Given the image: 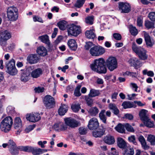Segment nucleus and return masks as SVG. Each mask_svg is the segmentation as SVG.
<instances>
[{
  "mask_svg": "<svg viewBox=\"0 0 155 155\" xmlns=\"http://www.w3.org/2000/svg\"><path fill=\"white\" fill-rule=\"evenodd\" d=\"M89 112L92 116H95L98 113L99 110L96 107H94L90 109Z\"/></svg>",
  "mask_w": 155,
  "mask_h": 155,
  "instance_id": "49530a36",
  "label": "nucleus"
},
{
  "mask_svg": "<svg viewBox=\"0 0 155 155\" xmlns=\"http://www.w3.org/2000/svg\"><path fill=\"white\" fill-rule=\"evenodd\" d=\"M154 22L150 21L148 20H146L144 21V25L146 28L148 29L150 28L154 29L155 28Z\"/></svg>",
  "mask_w": 155,
  "mask_h": 155,
  "instance_id": "2f4dec72",
  "label": "nucleus"
},
{
  "mask_svg": "<svg viewBox=\"0 0 155 155\" xmlns=\"http://www.w3.org/2000/svg\"><path fill=\"white\" fill-rule=\"evenodd\" d=\"M54 128L55 130L58 131L65 130L67 127L62 122H59L54 124Z\"/></svg>",
  "mask_w": 155,
  "mask_h": 155,
  "instance_id": "b1692460",
  "label": "nucleus"
},
{
  "mask_svg": "<svg viewBox=\"0 0 155 155\" xmlns=\"http://www.w3.org/2000/svg\"><path fill=\"white\" fill-rule=\"evenodd\" d=\"M39 57L36 54H31L27 58L28 61L31 64L37 63L39 61Z\"/></svg>",
  "mask_w": 155,
  "mask_h": 155,
  "instance_id": "6ab92c4d",
  "label": "nucleus"
},
{
  "mask_svg": "<svg viewBox=\"0 0 155 155\" xmlns=\"http://www.w3.org/2000/svg\"><path fill=\"white\" fill-rule=\"evenodd\" d=\"M68 110V106L64 104H61L58 110L59 114L61 116L64 115Z\"/></svg>",
  "mask_w": 155,
  "mask_h": 155,
  "instance_id": "393cba45",
  "label": "nucleus"
},
{
  "mask_svg": "<svg viewBox=\"0 0 155 155\" xmlns=\"http://www.w3.org/2000/svg\"><path fill=\"white\" fill-rule=\"evenodd\" d=\"M147 112L148 111L144 109H142L140 111L139 115L140 120L143 121L147 120L149 118L147 114Z\"/></svg>",
  "mask_w": 155,
  "mask_h": 155,
  "instance_id": "aec40b11",
  "label": "nucleus"
},
{
  "mask_svg": "<svg viewBox=\"0 0 155 155\" xmlns=\"http://www.w3.org/2000/svg\"><path fill=\"white\" fill-rule=\"evenodd\" d=\"M38 39L40 40L41 41L45 43L48 45H49L50 44V41L49 39L48 36L47 35L39 37Z\"/></svg>",
  "mask_w": 155,
  "mask_h": 155,
  "instance_id": "c756f323",
  "label": "nucleus"
},
{
  "mask_svg": "<svg viewBox=\"0 0 155 155\" xmlns=\"http://www.w3.org/2000/svg\"><path fill=\"white\" fill-rule=\"evenodd\" d=\"M100 94L99 90L91 88L88 96L90 97H94L99 96Z\"/></svg>",
  "mask_w": 155,
  "mask_h": 155,
  "instance_id": "7c9ffc66",
  "label": "nucleus"
},
{
  "mask_svg": "<svg viewBox=\"0 0 155 155\" xmlns=\"http://www.w3.org/2000/svg\"><path fill=\"white\" fill-rule=\"evenodd\" d=\"M94 17L93 16H88L85 18V22L87 24L90 25H92L93 23Z\"/></svg>",
  "mask_w": 155,
  "mask_h": 155,
  "instance_id": "c03bdc74",
  "label": "nucleus"
},
{
  "mask_svg": "<svg viewBox=\"0 0 155 155\" xmlns=\"http://www.w3.org/2000/svg\"><path fill=\"white\" fill-rule=\"evenodd\" d=\"M79 133L81 135H85L87 133V129L84 127H80L79 128Z\"/></svg>",
  "mask_w": 155,
  "mask_h": 155,
  "instance_id": "6e6d98bb",
  "label": "nucleus"
},
{
  "mask_svg": "<svg viewBox=\"0 0 155 155\" xmlns=\"http://www.w3.org/2000/svg\"><path fill=\"white\" fill-rule=\"evenodd\" d=\"M34 90L36 93H40L43 92L44 91V88L43 87H35Z\"/></svg>",
  "mask_w": 155,
  "mask_h": 155,
  "instance_id": "680f3d73",
  "label": "nucleus"
},
{
  "mask_svg": "<svg viewBox=\"0 0 155 155\" xmlns=\"http://www.w3.org/2000/svg\"><path fill=\"white\" fill-rule=\"evenodd\" d=\"M8 146L9 149L17 146L16 143L13 140H10L8 142Z\"/></svg>",
  "mask_w": 155,
  "mask_h": 155,
  "instance_id": "3c124183",
  "label": "nucleus"
},
{
  "mask_svg": "<svg viewBox=\"0 0 155 155\" xmlns=\"http://www.w3.org/2000/svg\"><path fill=\"white\" fill-rule=\"evenodd\" d=\"M111 116V112L109 110L106 111L102 109L99 113V117L100 120L104 124H107V117H110Z\"/></svg>",
  "mask_w": 155,
  "mask_h": 155,
  "instance_id": "9d476101",
  "label": "nucleus"
},
{
  "mask_svg": "<svg viewBox=\"0 0 155 155\" xmlns=\"http://www.w3.org/2000/svg\"><path fill=\"white\" fill-rule=\"evenodd\" d=\"M134 153V149L131 147H128L125 150L124 155H133Z\"/></svg>",
  "mask_w": 155,
  "mask_h": 155,
  "instance_id": "c9c22d12",
  "label": "nucleus"
},
{
  "mask_svg": "<svg viewBox=\"0 0 155 155\" xmlns=\"http://www.w3.org/2000/svg\"><path fill=\"white\" fill-rule=\"evenodd\" d=\"M22 124L21 119L18 117L15 118L14 124V127L15 129L18 130L17 134H18L21 130Z\"/></svg>",
  "mask_w": 155,
  "mask_h": 155,
  "instance_id": "dca6fc26",
  "label": "nucleus"
},
{
  "mask_svg": "<svg viewBox=\"0 0 155 155\" xmlns=\"http://www.w3.org/2000/svg\"><path fill=\"white\" fill-rule=\"evenodd\" d=\"M33 20L34 22L38 21L41 23L43 22V21L41 17L36 15L33 16Z\"/></svg>",
  "mask_w": 155,
  "mask_h": 155,
  "instance_id": "bf43d9fd",
  "label": "nucleus"
},
{
  "mask_svg": "<svg viewBox=\"0 0 155 155\" xmlns=\"http://www.w3.org/2000/svg\"><path fill=\"white\" fill-rule=\"evenodd\" d=\"M7 41L0 38V45L3 46H6L7 44Z\"/></svg>",
  "mask_w": 155,
  "mask_h": 155,
  "instance_id": "0e129e2a",
  "label": "nucleus"
},
{
  "mask_svg": "<svg viewBox=\"0 0 155 155\" xmlns=\"http://www.w3.org/2000/svg\"><path fill=\"white\" fill-rule=\"evenodd\" d=\"M143 35L146 45L149 47H151L154 44V41L151 39L149 34L147 32L144 31Z\"/></svg>",
  "mask_w": 155,
  "mask_h": 155,
  "instance_id": "f3484780",
  "label": "nucleus"
},
{
  "mask_svg": "<svg viewBox=\"0 0 155 155\" xmlns=\"http://www.w3.org/2000/svg\"><path fill=\"white\" fill-rule=\"evenodd\" d=\"M143 122L144 124L147 127L151 128L153 127L154 126L153 122L151 121L150 119L149 118L147 120L144 121Z\"/></svg>",
  "mask_w": 155,
  "mask_h": 155,
  "instance_id": "a19ab883",
  "label": "nucleus"
},
{
  "mask_svg": "<svg viewBox=\"0 0 155 155\" xmlns=\"http://www.w3.org/2000/svg\"><path fill=\"white\" fill-rule=\"evenodd\" d=\"M119 10L121 13H127L131 10V7L129 3L120 2L118 3Z\"/></svg>",
  "mask_w": 155,
  "mask_h": 155,
  "instance_id": "6e6552de",
  "label": "nucleus"
},
{
  "mask_svg": "<svg viewBox=\"0 0 155 155\" xmlns=\"http://www.w3.org/2000/svg\"><path fill=\"white\" fill-rule=\"evenodd\" d=\"M12 124L13 120L12 117H7L1 122L0 129L4 132H8L11 130Z\"/></svg>",
  "mask_w": 155,
  "mask_h": 155,
  "instance_id": "7ed1b4c3",
  "label": "nucleus"
},
{
  "mask_svg": "<svg viewBox=\"0 0 155 155\" xmlns=\"http://www.w3.org/2000/svg\"><path fill=\"white\" fill-rule=\"evenodd\" d=\"M71 107L73 111L75 112H78L81 108L80 105L78 104H73Z\"/></svg>",
  "mask_w": 155,
  "mask_h": 155,
  "instance_id": "79ce46f5",
  "label": "nucleus"
},
{
  "mask_svg": "<svg viewBox=\"0 0 155 155\" xmlns=\"http://www.w3.org/2000/svg\"><path fill=\"white\" fill-rule=\"evenodd\" d=\"M21 80L22 81L26 82L28 80V74L26 72H24L21 74Z\"/></svg>",
  "mask_w": 155,
  "mask_h": 155,
  "instance_id": "8fccbe9b",
  "label": "nucleus"
},
{
  "mask_svg": "<svg viewBox=\"0 0 155 155\" xmlns=\"http://www.w3.org/2000/svg\"><path fill=\"white\" fill-rule=\"evenodd\" d=\"M106 63L108 69L112 71L117 67V62L116 58L114 57H109L106 60Z\"/></svg>",
  "mask_w": 155,
  "mask_h": 155,
  "instance_id": "39448f33",
  "label": "nucleus"
},
{
  "mask_svg": "<svg viewBox=\"0 0 155 155\" xmlns=\"http://www.w3.org/2000/svg\"><path fill=\"white\" fill-rule=\"evenodd\" d=\"M124 124H119L115 127V129L117 132L121 133H124L125 132L124 129Z\"/></svg>",
  "mask_w": 155,
  "mask_h": 155,
  "instance_id": "72a5a7b5",
  "label": "nucleus"
},
{
  "mask_svg": "<svg viewBox=\"0 0 155 155\" xmlns=\"http://www.w3.org/2000/svg\"><path fill=\"white\" fill-rule=\"evenodd\" d=\"M138 140L141 143L142 146L144 148H146V143L143 137L142 136H140L138 138Z\"/></svg>",
  "mask_w": 155,
  "mask_h": 155,
  "instance_id": "09e8293b",
  "label": "nucleus"
},
{
  "mask_svg": "<svg viewBox=\"0 0 155 155\" xmlns=\"http://www.w3.org/2000/svg\"><path fill=\"white\" fill-rule=\"evenodd\" d=\"M105 49L100 46H95L91 48L90 53L93 56H97L102 55L104 53Z\"/></svg>",
  "mask_w": 155,
  "mask_h": 155,
  "instance_id": "0eeeda50",
  "label": "nucleus"
},
{
  "mask_svg": "<svg viewBox=\"0 0 155 155\" xmlns=\"http://www.w3.org/2000/svg\"><path fill=\"white\" fill-rule=\"evenodd\" d=\"M105 61L103 58H99L95 60L91 65V69L99 73H105L107 68L104 65Z\"/></svg>",
  "mask_w": 155,
  "mask_h": 155,
  "instance_id": "f257e3e1",
  "label": "nucleus"
},
{
  "mask_svg": "<svg viewBox=\"0 0 155 155\" xmlns=\"http://www.w3.org/2000/svg\"><path fill=\"white\" fill-rule=\"evenodd\" d=\"M147 140L151 143V145L155 144V136L152 135H149L147 137Z\"/></svg>",
  "mask_w": 155,
  "mask_h": 155,
  "instance_id": "de8ad7c7",
  "label": "nucleus"
},
{
  "mask_svg": "<svg viewBox=\"0 0 155 155\" xmlns=\"http://www.w3.org/2000/svg\"><path fill=\"white\" fill-rule=\"evenodd\" d=\"M42 149L33 147L32 154L34 155H39L42 154Z\"/></svg>",
  "mask_w": 155,
  "mask_h": 155,
  "instance_id": "ea45409f",
  "label": "nucleus"
},
{
  "mask_svg": "<svg viewBox=\"0 0 155 155\" xmlns=\"http://www.w3.org/2000/svg\"><path fill=\"white\" fill-rule=\"evenodd\" d=\"M26 118L30 122H35L39 120L41 118L40 114L37 113H32L27 114Z\"/></svg>",
  "mask_w": 155,
  "mask_h": 155,
  "instance_id": "ddd939ff",
  "label": "nucleus"
},
{
  "mask_svg": "<svg viewBox=\"0 0 155 155\" xmlns=\"http://www.w3.org/2000/svg\"><path fill=\"white\" fill-rule=\"evenodd\" d=\"M117 144L118 146L120 148H124L126 146V143L124 140L122 138H117Z\"/></svg>",
  "mask_w": 155,
  "mask_h": 155,
  "instance_id": "473e14b6",
  "label": "nucleus"
},
{
  "mask_svg": "<svg viewBox=\"0 0 155 155\" xmlns=\"http://www.w3.org/2000/svg\"><path fill=\"white\" fill-rule=\"evenodd\" d=\"M103 141L105 143L111 145L115 142V139L113 136L108 134L104 137Z\"/></svg>",
  "mask_w": 155,
  "mask_h": 155,
  "instance_id": "2eb2a0df",
  "label": "nucleus"
},
{
  "mask_svg": "<svg viewBox=\"0 0 155 155\" xmlns=\"http://www.w3.org/2000/svg\"><path fill=\"white\" fill-rule=\"evenodd\" d=\"M19 150L18 146L9 149V152L12 155H18Z\"/></svg>",
  "mask_w": 155,
  "mask_h": 155,
  "instance_id": "58836bf2",
  "label": "nucleus"
},
{
  "mask_svg": "<svg viewBox=\"0 0 155 155\" xmlns=\"http://www.w3.org/2000/svg\"><path fill=\"white\" fill-rule=\"evenodd\" d=\"M131 62L133 63L134 66L137 68H140L142 65L141 62L138 59L136 58L132 60Z\"/></svg>",
  "mask_w": 155,
  "mask_h": 155,
  "instance_id": "f704fd0d",
  "label": "nucleus"
},
{
  "mask_svg": "<svg viewBox=\"0 0 155 155\" xmlns=\"http://www.w3.org/2000/svg\"><path fill=\"white\" fill-rule=\"evenodd\" d=\"M37 52L41 56H45L47 54L46 49L43 46H40L37 48Z\"/></svg>",
  "mask_w": 155,
  "mask_h": 155,
  "instance_id": "412c9836",
  "label": "nucleus"
},
{
  "mask_svg": "<svg viewBox=\"0 0 155 155\" xmlns=\"http://www.w3.org/2000/svg\"><path fill=\"white\" fill-rule=\"evenodd\" d=\"M68 33L75 36H77L81 32L79 27L75 25H71L68 30Z\"/></svg>",
  "mask_w": 155,
  "mask_h": 155,
  "instance_id": "f8f14e48",
  "label": "nucleus"
},
{
  "mask_svg": "<svg viewBox=\"0 0 155 155\" xmlns=\"http://www.w3.org/2000/svg\"><path fill=\"white\" fill-rule=\"evenodd\" d=\"M93 43L91 42H88L86 43L85 47L86 50L89 49L90 48L93 46Z\"/></svg>",
  "mask_w": 155,
  "mask_h": 155,
  "instance_id": "69168bd1",
  "label": "nucleus"
},
{
  "mask_svg": "<svg viewBox=\"0 0 155 155\" xmlns=\"http://www.w3.org/2000/svg\"><path fill=\"white\" fill-rule=\"evenodd\" d=\"M95 31V30L94 29H91L90 30H87L85 33L86 38L89 39H92L95 38L96 37Z\"/></svg>",
  "mask_w": 155,
  "mask_h": 155,
  "instance_id": "4be33fe9",
  "label": "nucleus"
},
{
  "mask_svg": "<svg viewBox=\"0 0 155 155\" xmlns=\"http://www.w3.org/2000/svg\"><path fill=\"white\" fill-rule=\"evenodd\" d=\"M128 140L129 141L133 144L136 145L137 144V142L136 140V138L134 136L131 135L128 137Z\"/></svg>",
  "mask_w": 155,
  "mask_h": 155,
  "instance_id": "5fc2aeb1",
  "label": "nucleus"
},
{
  "mask_svg": "<svg viewBox=\"0 0 155 155\" xmlns=\"http://www.w3.org/2000/svg\"><path fill=\"white\" fill-rule=\"evenodd\" d=\"M68 44L70 48L72 50L75 51L77 48V45L74 39H70L69 40Z\"/></svg>",
  "mask_w": 155,
  "mask_h": 155,
  "instance_id": "bb28decb",
  "label": "nucleus"
},
{
  "mask_svg": "<svg viewBox=\"0 0 155 155\" xmlns=\"http://www.w3.org/2000/svg\"><path fill=\"white\" fill-rule=\"evenodd\" d=\"M125 118L129 120H132L133 118V116L130 114H125Z\"/></svg>",
  "mask_w": 155,
  "mask_h": 155,
  "instance_id": "774afa93",
  "label": "nucleus"
},
{
  "mask_svg": "<svg viewBox=\"0 0 155 155\" xmlns=\"http://www.w3.org/2000/svg\"><path fill=\"white\" fill-rule=\"evenodd\" d=\"M105 130H95L93 132V135L95 137H101L104 134Z\"/></svg>",
  "mask_w": 155,
  "mask_h": 155,
  "instance_id": "c85d7f7f",
  "label": "nucleus"
},
{
  "mask_svg": "<svg viewBox=\"0 0 155 155\" xmlns=\"http://www.w3.org/2000/svg\"><path fill=\"white\" fill-rule=\"evenodd\" d=\"M114 38L116 40L120 41L121 39L122 36L120 34L118 33H114L113 34Z\"/></svg>",
  "mask_w": 155,
  "mask_h": 155,
  "instance_id": "13d9d810",
  "label": "nucleus"
},
{
  "mask_svg": "<svg viewBox=\"0 0 155 155\" xmlns=\"http://www.w3.org/2000/svg\"><path fill=\"white\" fill-rule=\"evenodd\" d=\"M34 125H30L25 130V131L26 133H28L32 130H33L35 127Z\"/></svg>",
  "mask_w": 155,
  "mask_h": 155,
  "instance_id": "052dcab7",
  "label": "nucleus"
},
{
  "mask_svg": "<svg viewBox=\"0 0 155 155\" xmlns=\"http://www.w3.org/2000/svg\"><path fill=\"white\" fill-rule=\"evenodd\" d=\"M129 31L131 34L134 36H136L138 33L137 29L132 25L129 26Z\"/></svg>",
  "mask_w": 155,
  "mask_h": 155,
  "instance_id": "e433bc0d",
  "label": "nucleus"
},
{
  "mask_svg": "<svg viewBox=\"0 0 155 155\" xmlns=\"http://www.w3.org/2000/svg\"><path fill=\"white\" fill-rule=\"evenodd\" d=\"M133 51L138 55L139 58L143 60H147L148 55L146 50L140 47H138L135 42L133 43L132 45Z\"/></svg>",
  "mask_w": 155,
  "mask_h": 155,
  "instance_id": "f03ea898",
  "label": "nucleus"
},
{
  "mask_svg": "<svg viewBox=\"0 0 155 155\" xmlns=\"http://www.w3.org/2000/svg\"><path fill=\"white\" fill-rule=\"evenodd\" d=\"M108 107L115 115H117L119 114V110L115 104L110 103L109 104Z\"/></svg>",
  "mask_w": 155,
  "mask_h": 155,
  "instance_id": "cd10ccee",
  "label": "nucleus"
},
{
  "mask_svg": "<svg viewBox=\"0 0 155 155\" xmlns=\"http://www.w3.org/2000/svg\"><path fill=\"white\" fill-rule=\"evenodd\" d=\"M99 126V124L97 118L93 117L88 122V127L90 130L97 129Z\"/></svg>",
  "mask_w": 155,
  "mask_h": 155,
  "instance_id": "4468645a",
  "label": "nucleus"
},
{
  "mask_svg": "<svg viewBox=\"0 0 155 155\" xmlns=\"http://www.w3.org/2000/svg\"><path fill=\"white\" fill-rule=\"evenodd\" d=\"M7 18L11 21H15L18 18V10L17 8L14 6H10L7 9Z\"/></svg>",
  "mask_w": 155,
  "mask_h": 155,
  "instance_id": "20e7f679",
  "label": "nucleus"
},
{
  "mask_svg": "<svg viewBox=\"0 0 155 155\" xmlns=\"http://www.w3.org/2000/svg\"><path fill=\"white\" fill-rule=\"evenodd\" d=\"M57 25L60 30L64 31L68 27V24L66 21L62 20L58 22Z\"/></svg>",
  "mask_w": 155,
  "mask_h": 155,
  "instance_id": "a878e982",
  "label": "nucleus"
},
{
  "mask_svg": "<svg viewBox=\"0 0 155 155\" xmlns=\"http://www.w3.org/2000/svg\"><path fill=\"white\" fill-rule=\"evenodd\" d=\"M6 67L7 72L10 74L13 75L17 74V71L15 66V61L13 59H12L6 64Z\"/></svg>",
  "mask_w": 155,
  "mask_h": 155,
  "instance_id": "423d86ee",
  "label": "nucleus"
},
{
  "mask_svg": "<svg viewBox=\"0 0 155 155\" xmlns=\"http://www.w3.org/2000/svg\"><path fill=\"white\" fill-rule=\"evenodd\" d=\"M65 124L70 127L72 128L77 127L81 125L79 121L71 118H68L64 119Z\"/></svg>",
  "mask_w": 155,
  "mask_h": 155,
  "instance_id": "9b49d317",
  "label": "nucleus"
},
{
  "mask_svg": "<svg viewBox=\"0 0 155 155\" xmlns=\"http://www.w3.org/2000/svg\"><path fill=\"white\" fill-rule=\"evenodd\" d=\"M84 2V1H77L74 6L75 7L79 8L83 5Z\"/></svg>",
  "mask_w": 155,
  "mask_h": 155,
  "instance_id": "4d7b16f0",
  "label": "nucleus"
},
{
  "mask_svg": "<svg viewBox=\"0 0 155 155\" xmlns=\"http://www.w3.org/2000/svg\"><path fill=\"white\" fill-rule=\"evenodd\" d=\"M43 72L42 69L41 68H38L32 71L31 73V75L32 78H36L41 75Z\"/></svg>",
  "mask_w": 155,
  "mask_h": 155,
  "instance_id": "a211bd4d",
  "label": "nucleus"
},
{
  "mask_svg": "<svg viewBox=\"0 0 155 155\" xmlns=\"http://www.w3.org/2000/svg\"><path fill=\"white\" fill-rule=\"evenodd\" d=\"M124 109L130 108L134 107V104L131 102L125 101L123 102L122 105Z\"/></svg>",
  "mask_w": 155,
  "mask_h": 155,
  "instance_id": "4c0bfd02",
  "label": "nucleus"
},
{
  "mask_svg": "<svg viewBox=\"0 0 155 155\" xmlns=\"http://www.w3.org/2000/svg\"><path fill=\"white\" fill-rule=\"evenodd\" d=\"M137 25L139 27L142 26L143 20L140 18H138L137 20Z\"/></svg>",
  "mask_w": 155,
  "mask_h": 155,
  "instance_id": "338daca9",
  "label": "nucleus"
},
{
  "mask_svg": "<svg viewBox=\"0 0 155 155\" xmlns=\"http://www.w3.org/2000/svg\"><path fill=\"white\" fill-rule=\"evenodd\" d=\"M81 87V85H78L76 87L74 91V95L75 96L79 97L81 95V94L80 92V89Z\"/></svg>",
  "mask_w": 155,
  "mask_h": 155,
  "instance_id": "a18cd8bd",
  "label": "nucleus"
},
{
  "mask_svg": "<svg viewBox=\"0 0 155 155\" xmlns=\"http://www.w3.org/2000/svg\"><path fill=\"white\" fill-rule=\"evenodd\" d=\"M124 127L128 131L131 132H134V130L133 128L129 124H124Z\"/></svg>",
  "mask_w": 155,
  "mask_h": 155,
  "instance_id": "603ef678",
  "label": "nucleus"
},
{
  "mask_svg": "<svg viewBox=\"0 0 155 155\" xmlns=\"http://www.w3.org/2000/svg\"><path fill=\"white\" fill-rule=\"evenodd\" d=\"M0 36V38L6 40H8L12 37L11 32L6 30L2 32L1 33Z\"/></svg>",
  "mask_w": 155,
  "mask_h": 155,
  "instance_id": "5701e85b",
  "label": "nucleus"
},
{
  "mask_svg": "<svg viewBox=\"0 0 155 155\" xmlns=\"http://www.w3.org/2000/svg\"><path fill=\"white\" fill-rule=\"evenodd\" d=\"M130 86L133 89H134L135 92L137 91L138 87L137 84L133 83H131L130 84Z\"/></svg>",
  "mask_w": 155,
  "mask_h": 155,
  "instance_id": "e2e57ef3",
  "label": "nucleus"
},
{
  "mask_svg": "<svg viewBox=\"0 0 155 155\" xmlns=\"http://www.w3.org/2000/svg\"><path fill=\"white\" fill-rule=\"evenodd\" d=\"M148 17L152 21L155 22V12H151L149 13Z\"/></svg>",
  "mask_w": 155,
  "mask_h": 155,
  "instance_id": "864d4df0",
  "label": "nucleus"
},
{
  "mask_svg": "<svg viewBox=\"0 0 155 155\" xmlns=\"http://www.w3.org/2000/svg\"><path fill=\"white\" fill-rule=\"evenodd\" d=\"M91 97L89 96H85V99L87 105L89 106H91L93 104V100Z\"/></svg>",
  "mask_w": 155,
  "mask_h": 155,
  "instance_id": "37998d69",
  "label": "nucleus"
},
{
  "mask_svg": "<svg viewBox=\"0 0 155 155\" xmlns=\"http://www.w3.org/2000/svg\"><path fill=\"white\" fill-rule=\"evenodd\" d=\"M43 102L45 106L48 109L53 108L55 104L54 98L49 95H46L45 97Z\"/></svg>",
  "mask_w": 155,
  "mask_h": 155,
  "instance_id": "1a4fd4ad",
  "label": "nucleus"
}]
</instances>
